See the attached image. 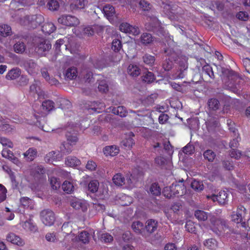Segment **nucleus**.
I'll list each match as a JSON object with an SVG mask.
<instances>
[{"mask_svg": "<svg viewBox=\"0 0 250 250\" xmlns=\"http://www.w3.org/2000/svg\"><path fill=\"white\" fill-rule=\"evenodd\" d=\"M149 192H150L152 195L154 196L160 195L161 192V189L158 183H152L149 188Z\"/></svg>", "mask_w": 250, "mask_h": 250, "instance_id": "31", "label": "nucleus"}, {"mask_svg": "<svg viewBox=\"0 0 250 250\" xmlns=\"http://www.w3.org/2000/svg\"><path fill=\"white\" fill-rule=\"evenodd\" d=\"M1 154L3 157L8 158L9 160H11L14 156L13 153L11 150L6 148L2 150Z\"/></svg>", "mask_w": 250, "mask_h": 250, "instance_id": "64", "label": "nucleus"}, {"mask_svg": "<svg viewBox=\"0 0 250 250\" xmlns=\"http://www.w3.org/2000/svg\"><path fill=\"white\" fill-rule=\"evenodd\" d=\"M99 238L102 242L105 243H110L113 240L112 236L108 233L100 234Z\"/></svg>", "mask_w": 250, "mask_h": 250, "instance_id": "42", "label": "nucleus"}, {"mask_svg": "<svg viewBox=\"0 0 250 250\" xmlns=\"http://www.w3.org/2000/svg\"><path fill=\"white\" fill-rule=\"evenodd\" d=\"M82 75L83 76L85 82L88 83L94 82L93 74L91 71L88 70H84L82 72Z\"/></svg>", "mask_w": 250, "mask_h": 250, "instance_id": "39", "label": "nucleus"}, {"mask_svg": "<svg viewBox=\"0 0 250 250\" xmlns=\"http://www.w3.org/2000/svg\"><path fill=\"white\" fill-rule=\"evenodd\" d=\"M65 78L71 80L76 77V69L74 67L69 68L65 72Z\"/></svg>", "mask_w": 250, "mask_h": 250, "instance_id": "48", "label": "nucleus"}, {"mask_svg": "<svg viewBox=\"0 0 250 250\" xmlns=\"http://www.w3.org/2000/svg\"><path fill=\"white\" fill-rule=\"evenodd\" d=\"M143 59L144 62L146 64L148 65L149 66H152L155 61V58L154 56L150 55L148 54H145L143 57Z\"/></svg>", "mask_w": 250, "mask_h": 250, "instance_id": "43", "label": "nucleus"}, {"mask_svg": "<svg viewBox=\"0 0 250 250\" xmlns=\"http://www.w3.org/2000/svg\"><path fill=\"white\" fill-rule=\"evenodd\" d=\"M62 3V0H48L46 7L51 11H57Z\"/></svg>", "mask_w": 250, "mask_h": 250, "instance_id": "15", "label": "nucleus"}, {"mask_svg": "<svg viewBox=\"0 0 250 250\" xmlns=\"http://www.w3.org/2000/svg\"><path fill=\"white\" fill-rule=\"evenodd\" d=\"M114 113L119 115L121 117H125L126 116V112L125 108L123 106H119L117 108L114 109Z\"/></svg>", "mask_w": 250, "mask_h": 250, "instance_id": "55", "label": "nucleus"}, {"mask_svg": "<svg viewBox=\"0 0 250 250\" xmlns=\"http://www.w3.org/2000/svg\"><path fill=\"white\" fill-rule=\"evenodd\" d=\"M203 71L207 74L210 78L214 79V75L212 71V67L206 64L203 66Z\"/></svg>", "mask_w": 250, "mask_h": 250, "instance_id": "52", "label": "nucleus"}, {"mask_svg": "<svg viewBox=\"0 0 250 250\" xmlns=\"http://www.w3.org/2000/svg\"><path fill=\"white\" fill-rule=\"evenodd\" d=\"M68 142H63L60 146V150L64 155H68L72 151V146Z\"/></svg>", "mask_w": 250, "mask_h": 250, "instance_id": "26", "label": "nucleus"}, {"mask_svg": "<svg viewBox=\"0 0 250 250\" xmlns=\"http://www.w3.org/2000/svg\"><path fill=\"white\" fill-rule=\"evenodd\" d=\"M21 73V70L19 68H13L6 75V78L7 80H15L20 76Z\"/></svg>", "mask_w": 250, "mask_h": 250, "instance_id": "24", "label": "nucleus"}, {"mask_svg": "<svg viewBox=\"0 0 250 250\" xmlns=\"http://www.w3.org/2000/svg\"><path fill=\"white\" fill-rule=\"evenodd\" d=\"M44 21V18L41 15L26 16L21 21V23L27 25L29 28L35 29L40 25Z\"/></svg>", "mask_w": 250, "mask_h": 250, "instance_id": "4", "label": "nucleus"}, {"mask_svg": "<svg viewBox=\"0 0 250 250\" xmlns=\"http://www.w3.org/2000/svg\"><path fill=\"white\" fill-rule=\"evenodd\" d=\"M86 3L85 0H74V3L70 4V7L72 9H83Z\"/></svg>", "mask_w": 250, "mask_h": 250, "instance_id": "33", "label": "nucleus"}, {"mask_svg": "<svg viewBox=\"0 0 250 250\" xmlns=\"http://www.w3.org/2000/svg\"><path fill=\"white\" fill-rule=\"evenodd\" d=\"M155 79L154 74L152 72L147 71L144 73V75L142 77L143 81L147 83H152Z\"/></svg>", "mask_w": 250, "mask_h": 250, "instance_id": "36", "label": "nucleus"}, {"mask_svg": "<svg viewBox=\"0 0 250 250\" xmlns=\"http://www.w3.org/2000/svg\"><path fill=\"white\" fill-rule=\"evenodd\" d=\"M103 152L106 156H114L119 153V149L114 146H106L104 148Z\"/></svg>", "mask_w": 250, "mask_h": 250, "instance_id": "19", "label": "nucleus"}, {"mask_svg": "<svg viewBox=\"0 0 250 250\" xmlns=\"http://www.w3.org/2000/svg\"><path fill=\"white\" fill-rule=\"evenodd\" d=\"M66 129L65 137L67 142L71 144V145H75L79 140L77 136L78 127L72 125H69Z\"/></svg>", "mask_w": 250, "mask_h": 250, "instance_id": "7", "label": "nucleus"}, {"mask_svg": "<svg viewBox=\"0 0 250 250\" xmlns=\"http://www.w3.org/2000/svg\"><path fill=\"white\" fill-rule=\"evenodd\" d=\"M185 228L186 230L190 233H195L196 231V228L194 223L191 220L187 221Z\"/></svg>", "mask_w": 250, "mask_h": 250, "instance_id": "53", "label": "nucleus"}, {"mask_svg": "<svg viewBox=\"0 0 250 250\" xmlns=\"http://www.w3.org/2000/svg\"><path fill=\"white\" fill-rule=\"evenodd\" d=\"M228 193L226 191L221 190L217 194H213L208 197H210L213 202L217 201L220 205L224 206L228 204Z\"/></svg>", "mask_w": 250, "mask_h": 250, "instance_id": "10", "label": "nucleus"}, {"mask_svg": "<svg viewBox=\"0 0 250 250\" xmlns=\"http://www.w3.org/2000/svg\"><path fill=\"white\" fill-rule=\"evenodd\" d=\"M158 227V221L155 219H148L144 226L146 233L151 234L156 230Z\"/></svg>", "mask_w": 250, "mask_h": 250, "instance_id": "12", "label": "nucleus"}, {"mask_svg": "<svg viewBox=\"0 0 250 250\" xmlns=\"http://www.w3.org/2000/svg\"><path fill=\"white\" fill-rule=\"evenodd\" d=\"M7 189L4 186L0 184V203L5 200L6 198Z\"/></svg>", "mask_w": 250, "mask_h": 250, "instance_id": "58", "label": "nucleus"}, {"mask_svg": "<svg viewBox=\"0 0 250 250\" xmlns=\"http://www.w3.org/2000/svg\"><path fill=\"white\" fill-rule=\"evenodd\" d=\"M12 34L11 28L7 24H3L0 26V35L3 37L10 36Z\"/></svg>", "mask_w": 250, "mask_h": 250, "instance_id": "28", "label": "nucleus"}, {"mask_svg": "<svg viewBox=\"0 0 250 250\" xmlns=\"http://www.w3.org/2000/svg\"><path fill=\"white\" fill-rule=\"evenodd\" d=\"M203 244L205 247L210 250H216L218 246V242L216 239L213 238L206 240L204 242Z\"/></svg>", "mask_w": 250, "mask_h": 250, "instance_id": "20", "label": "nucleus"}, {"mask_svg": "<svg viewBox=\"0 0 250 250\" xmlns=\"http://www.w3.org/2000/svg\"><path fill=\"white\" fill-rule=\"evenodd\" d=\"M113 182L117 186L125 185V179L120 173L116 174L112 178Z\"/></svg>", "mask_w": 250, "mask_h": 250, "instance_id": "30", "label": "nucleus"}, {"mask_svg": "<svg viewBox=\"0 0 250 250\" xmlns=\"http://www.w3.org/2000/svg\"><path fill=\"white\" fill-rule=\"evenodd\" d=\"M128 73L133 77L138 76L140 74V69L136 65H129L127 68Z\"/></svg>", "mask_w": 250, "mask_h": 250, "instance_id": "41", "label": "nucleus"}, {"mask_svg": "<svg viewBox=\"0 0 250 250\" xmlns=\"http://www.w3.org/2000/svg\"><path fill=\"white\" fill-rule=\"evenodd\" d=\"M104 11L107 17H112L115 14V8L110 5H106L104 7Z\"/></svg>", "mask_w": 250, "mask_h": 250, "instance_id": "49", "label": "nucleus"}, {"mask_svg": "<svg viewBox=\"0 0 250 250\" xmlns=\"http://www.w3.org/2000/svg\"><path fill=\"white\" fill-rule=\"evenodd\" d=\"M230 249L231 250H248L245 244L233 243L230 246Z\"/></svg>", "mask_w": 250, "mask_h": 250, "instance_id": "59", "label": "nucleus"}, {"mask_svg": "<svg viewBox=\"0 0 250 250\" xmlns=\"http://www.w3.org/2000/svg\"><path fill=\"white\" fill-rule=\"evenodd\" d=\"M50 185L53 189H57L60 187L61 184L58 181L56 178L52 177L50 178Z\"/></svg>", "mask_w": 250, "mask_h": 250, "instance_id": "63", "label": "nucleus"}, {"mask_svg": "<svg viewBox=\"0 0 250 250\" xmlns=\"http://www.w3.org/2000/svg\"><path fill=\"white\" fill-rule=\"evenodd\" d=\"M194 215L198 220L201 221H205L208 218L207 213L201 210H196L195 211Z\"/></svg>", "mask_w": 250, "mask_h": 250, "instance_id": "37", "label": "nucleus"}, {"mask_svg": "<svg viewBox=\"0 0 250 250\" xmlns=\"http://www.w3.org/2000/svg\"><path fill=\"white\" fill-rule=\"evenodd\" d=\"M188 68V64L187 61L180 60L179 62V68L176 73V77L178 79L183 78L184 77V72Z\"/></svg>", "mask_w": 250, "mask_h": 250, "instance_id": "16", "label": "nucleus"}, {"mask_svg": "<svg viewBox=\"0 0 250 250\" xmlns=\"http://www.w3.org/2000/svg\"><path fill=\"white\" fill-rule=\"evenodd\" d=\"M42 106L43 108L50 111L52 110L54 107V103L51 100H46L42 102Z\"/></svg>", "mask_w": 250, "mask_h": 250, "instance_id": "56", "label": "nucleus"}, {"mask_svg": "<svg viewBox=\"0 0 250 250\" xmlns=\"http://www.w3.org/2000/svg\"><path fill=\"white\" fill-rule=\"evenodd\" d=\"M246 208L242 205L238 207L236 212H234L231 215L232 220L234 222L238 223L243 221V217L245 214Z\"/></svg>", "mask_w": 250, "mask_h": 250, "instance_id": "11", "label": "nucleus"}, {"mask_svg": "<svg viewBox=\"0 0 250 250\" xmlns=\"http://www.w3.org/2000/svg\"><path fill=\"white\" fill-rule=\"evenodd\" d=\"M236 17L240 20L247 21L249 19V16L246 12L240 11L237 14Z\"/></svg>", "mask_w": 250, "mask_h": 250, "instance_id": "62", "label": "nucleus"}, {"mask_svg": "<svg viewBox=\"0 0 250 250\" xmlns=\"http://www.w3.org/2000/svg\"><path fill=\"white\" fill-rule=\"evenodd\" d=\"M140 39L142 43L146 45L150 44L154 41V38L151 34L148 33H144Z\"/></svg>", "mask_w": 250, "mask_h": 250, "instance_id": "25", "label": "nucleus"}, {"mask_svg": "<svg viewBox=\"0 0 250 250\" xmlns=\"http://www.w3.org/2000/svg\"><path fill=\"white\" fill-rule=\"evenodd\" d=\"M176 62V61L166 58L162 62V68L165 71H169L173 68L174 63Z\"/></svg>", "mask_w": 250, "mask_h": 250, "instance_id": "22", "label": "nucleus"}, {"mask_svg": "<svg viewBox=\"0 0 250 250\" xmlns=\"http://www.w3.org/2000/svg\"><path fill=\"white\" fill-rule=\"evenodd\" d=\"M203 157L205 160L209 162H213L216 157V154L212 150L207 149L204 152Z\"/></svg>", "mask_w": 250, "mask_h": 250, "instance_id": "29", "label": "nucleus"}, {"mask_svg": "<svg viewBox=\"0 0 250 250\" xmlns=\"http://www.w3.org/2000/svg\"><path fill=\"white\" fill-rule=\"evenodd\" d=\"M150 21L145 24L146 29L149 31L153 32L158 36L164 35V28L161 25L157 18L155 17H150Z\"/></svg>", "mask_w": 250, "mask_h": 250, "instance_id": "5", "label": "nucleus"}, {"mask_svg": "<svg viewBox=\"0 0 250 250\" xmlns=\"http://www.w3.org/2000/svg\"><path fill=\"white\" fill-rule=\"evenodd\" d=\"M13 48L16 53L22 54L25 50L26 45L23 42L19 41L14 44Z\"/></svg>", "mask_w": 250, "mask_h": 250, "instance_id": "27", "label": "nucleus"}, {"mask_svg": "<svg viewBox=\"0 0 250 250\" xmlns=\"http://www.w3.org/2000/svg\"><path fill=\"white\" fill-rule=\"evenodd\" d=\"M37 150L33 148H30L24 153V157L28 161H32L34 160L37 155Z\"/></svg>", "mask_w": 250, "mask_h": 250, "instance_id": "35", "label": "nucleus"}, {"mask_svg": "<svg viewBox=\"0 0 250 250\" xmlns=\"http://www.w3.org/2000/svg\"><path fill=\"white\" fill-rule=\"evenodd\" d=\"M167 58L177 61L179 58L180 52L175 42L171 40L167 41V45L163 49Z\"/></svg>", "mask_w": 250, "mask_h": 250, "instance_id": "3", "label": "nucleus"}, {"mask_svg": "<svg viewBox=\"0 0 250 250\" xmlns=\"http://www.w3.org/2000/svg\"><path fill=\"white\" fill-rule=\"evenodd\" d=\"M71 206L76 209L82 208L83 211L86 209L84 204H83L80 199L77 198L72 199L70 201Z\"/></svg>", "mask_w": 250, "mask_h": 250, "instance_id": "23", "label": "nucleus"}, {"mask_svg": "<svg viewBox=\"0 0 250 250\" xmlns=\"http://www.w3.org/2000/svg\"><path fill=\"white\" fill-rule=\"evenodd\" d=\"M6 240L14 244L20 246H21L24 244L23 240L21 238L13 233H9L6 236Z\"/></svg>", "mask_w": 250, "mask_h": 250, "instance_id": "17", "label": "nucleus"}, {"mask_svg": "<svg viewBox=\"0 0 250 250\" xmlns=\"http://www.w3.org/2000/svg\"><path fill=\"white\" fill-rule=\"evenodd\" d=\"M99 183L97 180L91 181L88 185V189L92 193H95L97 191L99 188Z\"/></svg>", "mask_w": 250, "mask_h": 250, "instance_id": "45", "label": "nucleus"}, {"mask_svg": "<svg viewBox=\"0 0 250 250\" xmlns=\"http://www.w3.org/2000/svg\"><path fill=\"white\" fill-rule=\"evenodd\" d=\"M98 88L101 92L106 93L108 91V85L105 81H101L99 83Z\"/></svg>", "mask_w": 250, "mask_h": 250, "instance_id": "50", "label": "nucleus"}, {"mask_svg": "<svg viewBox=\"0 0 250 250\" xmlns=\"http://www.w3.org/2000/svg\"><path fill=\"white\" fill-rule=\"evenodd\" d=\"M122 42L119 39H115L112 42L111 49L115 52H118L122 48Z\"/></svg>", "mask_w": 250, "mask_h": 250, "instance_id": "44", "label": "nucleus"}, {"mask_svg": "<svg viewBox=\"0 0 250 250\" xmlns=\"http://www.w3.org/2000/svg\"><path fill=\"white\" fill-rule=\"evenodd\" d=\"M131 229L134 232L137 234L142 235H146L145 232L144 225L142 222L140 221H134L131 225Z\"/></svg>", "mask_w": 250, "mask_h": 250, "instance_id": "14", "label": "nucleus"}, {"mask_svg": "<svg viewBox=\"0 0 250 250\" xmlns=\"http://www.w3.org/2000/svg\"><path fill=\"white\" fill-rule=\"evenodd\" d=\"M191 187L197 192H200L204 189V185L202 182L195 179L191 182Z\"/></svg>", "mask_w": 250, "mask_h": 250, "instance_id": "34", "label": "nucleus"}, {"mask_svg": "<svg viewBox=\"0 0 250 250\" xmlns=\"http://www.w3.org/2000/svg\"><path fill=\"white\" fill-rule=\"evenodd\" d=\"M52 47L50 42L47 40L42 39L35 46V51L40 56H45Z\"/></svg>", "mask_w": 250, "mask_h": 250, "instance_id": "6", "label": "nucleus"}, {"mask_svg": "<svg viewBox=\"0 0 250 250\" xmlns=\"http://www.w3.org/2000/svg\"><path fill=\"white\" fill-rule=\"evenodd\" d=\"M138 1L139 7L144 11H148L152 7L150 3L146 0H137Z\"/></svg>", "mask_w": 250, "mask_h": 250, "instance_id": "38", "label": "nucleus"}, {"mask_svg": "<svg viewBox=\"0 0 250 250\" xmlns=\"http://www.w3.org/2000/svg\"><path fill=\"white\" fill-rule=\"evenodd\" d=\"M78 237L79 240L83 244L88 243L89 241V234L86 231H82Z\"/></svg>", "mask_w": 250, "mask_h": 250, "instance_id": "46", "label": "nucleus"}, {"mask_svg": "<svg viewBox=\"0 0 250 250\" xmlns=\"http://www.w3.org/2000/svg\"><path fill=\"white\" fill-rule=\"evenodd\" d=\"M221 73V76L226 88L235 93H240L244 81L236 73L229 68L222 67Z\"/></svg>", "mask_w": 250, "mask_h": 250, "instance_id": "1", "label": "nucleus"}, {"mask_svg": "<svg viewBox=\"0 0 250 250\" xmlns=\"http://www.w3.org/2000/svg\"><path fill=\"white\" fill-rule=\"evenodd\" d=\"M65 164L70 167H76L80 165L81 161L76 157H68L65 160Z\"/></svg>", "mask_w": 250, "mask_h": 250, "instance_id": "32", "label": "nucleus"}, {"mask_svg": "<svg viewBox=\"0 0 250 250\" xmlns=\"http://www.w3.org/2000/svg\"><path fill=\"white\" fill-rule=\"evenodd\" d=\"M56 27L52 22H46L42 27V31L45 34H50L56 30Z\"/></svg>", "mask_w": 250, "mask_h": 250, "instance_id": "21", "label": "nucleus"}, {"mask_svg": "<svg viewBox=\"0 0 250 250\" xmlns=\"http://www.w3.org/2000/svg\"><path fill=\"white\" fill-rule=\"evenodd\" d=\"M207 104L209 114H213L214 112L219 109L221 105L220 102L216 98L208 99Z\"/></svg>", "mask_w": 250, "mask_h": 250, "instance_id": "13", "label": "nucleus"}, {"mask_svg": "<svg viewBox=\"0 0 250 250\" xmlns=\"http://www.w3.org/2000/svg\"><path fill=\"white\" fill-rule=\"evenodd\" d=\"M183 179L175 181L169 187L164 188L162 193L167 199L173 198L175 196H182L186 193V188L183 183Z\"/></svg>", "mask_w": 250, "mask_h": 250, "instance_id": "2", "label": "nucleus"}, {"mask_svg": "<svg viewBox=\"0 0 250 250\" xmlns=\"http://www.w3.org/2000/svg\"><path fill=\"white\" fill-rule=\"evenodd\" d=\"M125 185L130 186L134 182L136 181V178L133 174H128L126 176Z\"/></svg>", "mask_w": 250, "mask_h": 250, "instance_id": "61", "label": "nucleus"}, {"mask_svg": "<svg viewBox=\"0 0 250 250\" xmlns=\"http://www.w3.org/2000/svg\"><path fill=\"white\" fill-rule=\"evenodd\" d=\"M121 144L125 148L130 149L134 144V141L132 138L129 137L123 140L121 142Z\"/></svg>", "mask_w": 250, "mask_h": 250, "instance_id": "47", "label": "nucleus"}, {"mask_svg": "<svg viewBox=\"0 0 250 250\" xmlns=\"http://www.w3.org/2000/svg\"><path fill=\"white\" fill-rule=\"evenodd\" d=\"M163 146L164 147V149H165V151L168 154V155L170 156L173 154V147L171 144H170L169 141L165 142L163 144Z\"/></svg>", "mask_w": 250, "mask_h": 250, "instance_id": "54", "label": "nucleus"}, {"mask_svg": "<svg viewBox=\"0 0 250 250\" xmlns=\"http://www.w3.org/2000/svg\"><path fill=\"white\" fill-rule=\"evenodd\" d=\"M62 188L67 193H70L73 191L74 187L71 182L65 181L62 185Z\"/></svg>", "mask_w": 250, "mask_h": 250, "instance_id": "40", "label": "nucleus"}, {"mask_svg": "<svg viewBox=\"0 0 250 250\" xmlns=\"http://www.w3.org/2000/svg\"><path fill=\"white\" fill-rule=\"evenodd\" d=\"M103 30V28L102 26H98L97 25H94L92 26H88L84 29V33L88 35H93L95 33H98L101 32Z\"/></svg>", "mask_w": 250, "mask_h": 250, "instance_id": "18", "label": "nucleus"}, {"mask_svg": "<svg viewBox=\"0 0 250 250\" xmlns=\"http://www.w3.org/2000/svg\"><path fill=\"white\" fill-rule=\"evenodd\" d=\"M183 151L184 153L188 155H191L195 151V147L193 145L188 143L183 148Z\"/></svg>", "mask_w": 250, "mask_h": 250, "instance_id": "51", "label": "nucleus"}, {"mask_svg": "<svg viewBox=\"0 0 250 250\" xmlns=\"http://www.w3.org/2000/svg\"><path fill=\"white\" fill-rule=\"evenodd\" d=\"M58 21L60 24L70 27L76 26L80 23L77 18L70 15H62L58 18Z\"/></svg>", "mask_w": 250, "mask_h": 250, "instance_id": "8", "label": "nucleus"}, {"mask_svg": "<svg viewBox=\"0 0 250 250\" xmlns=\"http://www.w3.org/2000/svg\"><path fill=\"white\" fill-rule=\"evenodd\" d=\"M41 217L42 223L48 226L53 225L56 220L54 213L48 209L41 211Z\"/></svg>", "mask_w": 250, "mask_h": 250, "instance_id": "9", "label": "nucleus"}, {"mask_svg": "<svg viewBox=\"0 0 250 250\" xmlns=\"http://www.w3.org/2000/svg\"><path fill=\"white\" fill-rule=\"evenodd\" d=\"M171 2L167 3L162 2L161 7L163 8V11L167 16H170V9Z\"/></svg>", "mask_w": 250, "mask_h": 250, "instance_id": "60", "label": "nucleus"}, {"mask_svg": "<svg viewBox=\"0 0 250 250\" xmlns=\"http://www.w3.org/2000/svg\"><path fill=\"white\" fill-rule=\"evenodd\" d=\"M60 107L62 109H68L71 106V104L69 101L65 99H62L60 101Z\"/></svg>", "mask_w": 250, "mask_h": 250, "instance_id": "57", "label": "nucleus"}]
</instances>
